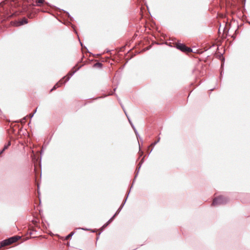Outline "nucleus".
<instances>
[{
	"label": "nucleus",
	"mask_w": 250,
	"mask_h": 250,
	"mask_svg": "<svg viewBox=\"0 0 250 250\" xmlns=\"http://www.w3.org/2000/svg\"><path fill=\"white\" fill-rule=\"evenodd\" d=\"M10 145H11V143H10V142H8V144H7V145L5 146H4V148H3V149L0 151V154H1V153H2V152H3V151L6 149H7V147H8L9 146H10Z\"/></svg>",
	"instance_id": "39448f33"
},
{
	"label": "nucleus",
	"mask_w": 250,
	"mask_h": 250,
	"mask_svg": "<svg viewBox=\"0 0 250 250\" xmlns=\"http://www.w3.org/2000/svg\"><path fill=\"white\" fill-rule=\"evenodd\" d=\"M159 140L160 139H159L157 142H155L153 144H151V146H154L159 141Z\"/></svg>",
	"instance_id": "9b49d317"
},
{
	"label": "nucleus",
	"mask_w": 250,
	"mask_h": 250,
	"mask_svg": "<svg viewBox=\"0 0 250 250\" xmlns=\"http://www.w3.org/2000/svg\"><path fill=\"white\" fill-rule=\"evenodd\" d=\"M27 23V19H24L22 20V21L21 23V24H23Z\"/></svg>",
	"instance_id": "6e6552de"
},
{
	"label": "nucleus",
	"mask_w": 250,
	"mask_h": 250,
	"mask_svg": "<svg viewBox=\"0 0 250 250\" xmlns=\"http://www.w3.org/2000/svg\"><path fill=\"white\" fill-rule=\"evenodd\" d=\"M72 234V233H71L69 234V235H68L66 237V239L67 240V239H69V238L71 236Z\"/></svg>",
	"instance_id": "9d476101"
},
{
	"label": "nucleus",
	"mask_w": 250,
	"mask_h": 250,
	"mask_svg": "<svg viewBox=\"0 0 250 250\" xmlns=\"http://www.w3.org/2000/svg\"><path fill=\"white\" fill-rule=\"evenodd\" d=\"M102 63L100 62H97L94 64V66L95 67H102Z\"/></svg>",
	"instance_id": "0eeeda50"
},
{
	"label": "nucleus",
	"mask_w": 250,
	"mask_h": 250,
	"mask_svg": "<svg viewBox=\"0 0 250 250\" xmlns=\"http://www.w3.org/2000/svg\"><path fill=\"white\" fill-rule=\"evenodd\" d=\"M36 2L38 5H40L44 2V0H36Z\"/></svg>",
	"instance_id": "423d86ee"
},
{
	"label": "nucleus",
	"mask_w": 250,
	"mask_h": 250,
	"mask_svg": "<svg viewBox=\"0 0 250 250\" xmlns=\"http://www.w3.org/2000/svg\"><path fill=\"white\" fill-rule=\"evenodd\" d=\"M14 14H15V15H16V16L18 15V14H17L16 12H15Z\"/></svg>",
	"instance_id": "ddd939ff"
},
{
	"label": "nucleus",
	"mask_w": 250,
	"mask_h": 250,
	"mask_svg": "<svg viewBox=\"0 0 250 250\" xmlns=\"http://www.w3.org/2000/svg\"><path fill=\"white\" fill-rule=\"evenodd\" d=\"M20 238V237L15 236L12 237H10L7 239H6L3 241H2L0 243V248L4 247L6 246H8L14 242L17 241Z\"/></svg>",
	"instance_id": "f03ea898"
},
{
	"label": "nucleus",
	"mask_w": 250,
	"mask_h": 250,
	"mask_svg": "<svg viewBox=\"0 0 250 250\" xmlns=\"http://www.w3.org/2000/svg\"><path fill=\"white\" fill-rule=\"evenodd\" d=\"M227 202V199L223 196H220L217 198H215L211 204L212 206H215L218 205L225 204Z\"/></svg>",
	"instance_id": "7ed1b4c3"
},
{
	"label": "nucleus",
	"mask_w": 250,
	"mask_h": 250,
	"mask_svg": "<svg viewBox=\"0 0 250 250\" xmlns=\"http://www.w3.org/2000/svg\"><path fill=\"white\" fill-rule=\"evenodd\" d=\"M176 48L183 52L188 53L192 52V49L186 46L185 44L178 42L176 44Z\"/></svg>",
	"instance_id": "20e7f679"
},
{
	"label": "nucleus",
	"mask_w": 250,
	"mask_h": 250,
	"mask_svg": "<svg viewBox=\"0 0 250 250\" xmlns=\"http://www.w3.org/2000/svg\"><path fill=\"white\" fill-rule=\"evenodd\" d=\"M116 215V213L114 215V216H113V217H112V218H111V219L108 221V222H107V225L108 224L110 223V222L113 220V219L114 217L115 216V215Z\"/></svg>",
	"instance_id": "1a4fd4ad"
},
{
	"label": "nucleus",
	"mask_w": 250,
	"mask_h": 250,
	"mask_svg": "<svg viewBox=\"0 0 250 250\" xmlns=\"http://www.w3.org/2000/svg\"><path fill=\"white\" fill-rule=\"evenodd\" d=\"M74 72H70L66 76L64 77L62 79H61L58 83H57L53 88L51 90V91H53L57 87H59L61 86V85L66 83L68 81L70 78L71 76H72Z\"/></svg>",
	"instance_id": "f257e3e1"
},
{
	"label": "nucleus",
	"mask_w": 250,
	"mask_h": 250,
	"mask_svg": "<svg viewBox=\"0 0 250 250\" xmlns=\"http://www.w3.org/2000/svg\"><path fill=\"white\" fill-rule=\"evenodd\" d=\"M37 170V167L36 166H35V171L36 172Z\"/></svg>",
	"instance_id": "f8f14e48"
}]
</instances>
